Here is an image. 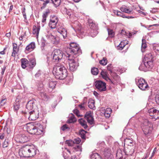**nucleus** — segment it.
<instances>
[{"label": "nucleus", "mask_w": 159, "mask_h": 159, "mask_svg": "<svg viewBox=\"0 0 159 159\" xmlns=\"http://www.w3.org/2000/svg\"><path fill=\"white\" fill-rule=\"evenodd\" d=\"M153 49L155 52H159V45L157 44H153Z\"/></svg>", "instance_id": "obj_45"}, {"label": "nucleus", "mask_w": 159, "mask_h": 159, "mask_svg": "<svg viewBox=\"0 0 159 159\" xmlns=\"http://www.w3.org/2000/svg\"><path fill=\"white\" fill-rule=\"evenodd\" d=\"M50 11L49 9H47L45 11L43 12L42 17H47L48 16V14L50 13Z\"/></svg>", "instance_id": "obj_46"}, {"label": "nucleus", "mask_w": 159, "mask_h": 159, "mask_svg": "<svg viewBox=\"0 0 159 159\" xmlns=\"http://www.w3.org/2000/svg\"><path fill=\"white\" fill-rule=\"evenodd\" d=\"M95 88L100 92L104 91L106 90V84L104 82L98 80L94 83Z\"/></svg>", "instance_id": "obj_9"}, {"label": "nucleus", "mask_w": 159, "mask_h": 159, "mask_svg": "<svg viewBox=\"0 0 159 159\" xmlns=\"http://www.w3.org/2000/svg\"><path fill=\"white\" fill-rule=\"evenodd\" d=\"M6 99L3 98L0 102V107L4 106L6 102Z\"/></svg>", "instance_id": "obj_48"}, {"label": "nucleus", "mask_w": 159, "mask_h": 159, "mask_svg": "<svg viewBox=\"0 0 159 159\" xmlns=\"http://www.w3.org/2000/svg\"><path fill=\"white\" fill-rule=\"evenodd\" d=\"M57 35L61 39H65L67 37V31L66 29L63 27L58 28Z\"/></svg>", "instance_id": "obj_12"}, {"label": "nucleus", "mask_w": 159, "mask_h": 159, "mask_svg": "<svg viewBox=\"0 0 159 159\" xmlns=\"http://www.w3.org/2000/svg\"><path fill=\"white\" fill-rule=\"evenodd\" d=\"M86 133H87V132L83 129L80 130V134L82 139H85V134Z\"/></svg>", "instance_id": "obj_36"}, {"label": "nucleus", "mask_w": 159, "mask_h": 159, "mask_svg": "<svg viewBox=\"0 0 159 159\" xmlns=\"http://www.w3.org/2000/svg\"><path fill=\"white\" fill-rule=\"evenodd\" d=\"M69 69L70 71H73L75 70L78 66V64L73 59H68Z\"/></svg>", "instance_id": "obj_11"}, {"label": "nucleus", "mask_w": 159, "mask_h": 159, "mask_svg": "<svg viewBox=\"0 0 159 159\" xmlns=\"http://www.w3.org/2000/svg\"><path fill=\"white\" fill-rule=\"evenodd\" d=\"M91 72L93 75H97L98 73V70L97 68L93 67L91 69Z\"/></svg>", "instance_id": "obj_35"}, {"label": "nucleus", "mask_w": 159, "mask_h": 159, "mask_svg": "<svg viewBox=\"0 0 159 159\" xmlns=\"http://www.w3.org/2000/svg\"><path fill=\"white\" fill-rule=\"evenodd\" d=\"M56 81H50L48 83V85L49 88L51 89H53L55 87L56 85Z\"/></svg>", "instance_id": "obj_33"}, {"label": "nucleus", "mask_w": 159, "mask_h": 159, "mask_svg": "<svg viewBox=\"0 0 159 159\" xmlns=\"http://www.w3.org/2000/svg\"><path fill=\"white\" fill-rule=\"evenodd\" d=\"M66 153L65 152H64L63 156L64 157V159H77L75 156H72L71 157L68 158L66 157Z\"/></svg>", "instance_id": "obj_39"}, {"label": "nucleus", "mask_w": 159, "mask_h": 159, "mask_svg": "<svg viewBox=\"0 0 159 159\" xmlns=\"http://www.w3.org/2000/svg\"><path fill=\"white\" fill-rule=\"evenodd\" d=\"M61 39L64 40L63 39H61L60 37L57 35L56 37L54 38V44L56 45L58 44L59 43Z\"/></svg>", "instance_id": "obj_32"}, {"label": "nucleus", "mask_w": 159, "mask_h": 159, "mask_svg": "<svg viewBox=\"0 0 159 159\" xmlns=\"http://www.w3.org/2000/svg\"><path fill=\"white\" fill-rule=\"evenodd\" d=\"M107 70L110 71L111 72H112L111 69H112V66L111 65V64H110L108 65L107 66Z\"/></svg>", "instance_id": "obj_59"}, {"label": "nucleus", "mask_w": 159, "mask_h": 159, "mask_svg": "<svg viewBox=\"0 0 159 159\" xmlns=\"http://www.w3.org/2000/svg\"><path fill=\"white\" fill-rule=\"evenodd\" d=\"M108 35L111 37H113L114 36L115 34L113 30L110 29H107Z\"/></svg>", "instance_id": "obj_41"}, {"label": "nucleus", "mask_w": 159, "mask_h": 159, "mask_svg": "<svg viewBox=\"0 0 159 159\" xmlns=\"http://www.w3.org/2000/svg\"><path fill=\"white\" fill-rule=\"evenodd\" d=\"M67 51L69 57H72L74 58L81 54V50L79 45L74 42L70 43V47L68 49Z\"/></svg>", "instance_id": "obj_4"}, {"label": "nucleus", "mask_w": 159, "mask_h": 159, "mask_svg": "<svg viewBox=\"0 0 159 159\" xmlns=\"http://www.w3.org/2000/svg\"><path fill=\"white\" fill-rule=\"evenodd\" d=\"M152 129V128L151 127V125L148 124V123L142 126V130L144 134L146 135H148L151 133Z\"/></svg>", "instance_id": "obj_13"}, {"label": "nucleus", "mask_w": 159, "mask_h": 159, "mask_svg": "<svg viewBox=\"0 0 159 159\" xmlns=\"http://www.w3.org/2000/svg\"><path fill=\"white\" fill-rule=\"evenodd\" d=\"M19 142L21 143H24L27 142L29 140L28 137L25 134H22L19 135Z\"/></svg>", "instance_id": "obj_21"}, {"label": "nucleus", "mask_w": 159, "mask_h": 159, "mask_svg": "<svg viewBox=\"0 0 159 159\" xmlns=\"http://www.w3.org/2000/svg\"><path fill=\"white\" fill-rule=\"evenodd\" d=\"M13 50H16L19 51V49L17 48V44L16 43H13Z\"/></svg>", "instance_id": "obj_55"}, {"label": "nucleus", "mask_w": 159, "mask_h": 159, "mask_svg": "<svg viewBox=\"0 0 159 159\" xmlns=\"http://www.w3.org/2000/svg\"><path fill=\"white\" fill-rule=\"evenodd\" d=\"M39 110L38 108H37L30 111L26 112L25 113V116L30 120H34L39 118Z\"/></svg>", "instance_id": "obj_6"}, {"label": "nucleus", "mask_w": 159, "mask_h": 159, "mask_svg": "<svg viewBox=\"0 0 159 159\" xmlns=\"http://www.w3.org/2000/svg\"><path fill=\"white\" fill-rule=\"evenodd\" d=\"M93 116V113L90 111L87 112L85 115L84 117L85 119Z\"/></svg>", "instance_id": "obj_37"}, {"label": "nucleus", "mask_w": 159, "mask_h": 159, "mask_svg": "<svg viewBox=\"0 0 159 159\" xmlns=\"http://www.w3.org/2000/svg\"><path fill=\"white\" fill-rule=\"evenodd\" d=\"M74 26L75 28V30L77 33L80 34L84 33L83 29L81 27L80 24L77 21L75 22Z\"/></svg>", "instance_id": "obj_15"}, {"label": "nucleus", "mask_w": 159, "mask_h": 159, "mask_svg": "<svg viewBox=\"0 0 159 159\" xmlns=\"http://www.w3.org/2000/svg\"><path fill=\"white\" fill-rule=\"evenodd\" d=\"M122 43H123L122 42L120 43L119 45L117 46L118 49L121 50L123 49L125 45L124 44H122Z\"/></svg>", "instance_id": "obj_52"}, {"label": "nucleus", "mask_w": 159, "mask_h": 159, "mask_svg": "<svg viewBox=\"0 0 159 159\" xmlns=\"http://www.w3.org/2000/svg\"><path fill=\"white\" fill-rule=\"evenodd\" d=\"M81 141V140L80 138H77L73 140L74 145L75 144H79L80 142Z\"/></svg>", "instance_id": "obj_51"}, {"label": "nucleus", "mask_w": 159, "mask_h": 159, "mask_svg": "<svg viewBox=\"0 0 159 159\" xmlns=\"http://www.w3.org/2000/svg\"><path fill=\"white\" fill-rule=\"evenodd\" d=\"M90 125L93 124L94 123V119L93 116L86 119Z\"/></svg>", "instance_id": "obj_43"}, {"label": "nucleus", "mask_w": 159, "mask_h": 159, "mask_svg": "<svg viewBox=\"0 0 159 159\" xmlns=\"http://www.w3.org/2000/svg\"><path fill=\"white\" fill-rule=\"evenodd\" d=\"M5 134L4 133L0 134V139L1 140L3 139L5 137Z\"/></svg>", "instance_id": "obj_60"}, {"label": "nucleus", "mask_w": 159, "mask_h": 159, "mask_svg": "<svg viewBox=\"0 0 159 159\" xmlns=\"http://www.w3.org/2000/svg\"><path fill=\"white\" fill-rule=\"evenodd\" d=\"M52 72L57 79L63 80L67 75V71L63 65L58 64L55 65L53 68Z\"/></svg>", "instance_id": "obj_1"}, {"label": "nucleus", "mask_w": 159, "mask_h": 159, "mask_svg": "<svg viewBox=\"0 0 159 159\" xmlns=\"http://www.w3.org/2000/svg\"><path fill=\"white\" fill-rule=\"evenodd\" d=\"M6 69L5 67H4L3 68H2V72H1V74L2 75H3L4 74L5 70Z\"/></svg>", "instance_id": "obj_64"}, {"label": "nucleus", "mask_w": 159, "mask_h": 159, "mask_svg": "<svg viewBox=\"0 0 159 159\" xmlns=\"http://www.w3.org/2000/svg\"><path fill=\"white\" fill-rule=\"evenodd\" d=\"M43 85L41 83L39 85V86L38 87V90H41L43 89Z\"/></svg>", "instance_id": "obj_63"}, {"label": "nucleus", "mask_w": 159, "mask_h": 159, "mask_svg": "<svg viewBox=\"0 0 159 159\" xmlns=\"http://www.w3.org/2000/svg\"><path fill=\"white\" fill-rule=\"evenodd\" d=\"M76 121V119L74 115L72 114L71 116L68 119V122L69 123H72L75 122Z\"/></svg>", "instance_id": "obj_31"}, {"label": "nucleus", "mask_w": 159, "mask_h": 159, "mask_svg": "<svg viewBox=\"0 0 159 159\" xmlns=\"http://www.w3.org/2000/svg\"><path fill=\"white\" fill-rule=\"evenodd\" d=\"M113 12L116 15L118 16L121 17L123 18H125L126 17V16L123 12L118 10H114Z\"/></svg>", "instance_id": "obj_24"}, {"label": "nucleus", "mask_w": 159, "mask_h": 159, "mask_svg": "<svg viewBox=\"0 0 159 159\" xmlns=\"http://www.w3.org/2000/svg\"><path fill=\"white\" fill-rule=\"evenodd\" d=\"M50 2V0H47L43 3V6L41 7V9L44 8L46 6L47 4L48 3Z\"/></svg>", "instance_id": "obj_54"}, {"label": "nucleus", "mask_w": 159, "mask_h": 159, "mask_svg": "<svg viewBox=\"0 0 159 159\" xmlns=\"http://www.w3.org/2000/svg\"><path fill=\"white\" fill-rule=\"evenodd\" d=\"M73 112L77 116L79 117L80 116V115L79 114V111L76 109L74 110L73 111Z\"/></svg>", "instance_id": "obj_56"}, {"label": "nucleus", "mask_w": 159, "mask_h": 159, "mask_svg": "<svg viewBox=\"0 0 159 159\" xmlns=\"http://www.w3.org/2000/svg\"><path fill=\"white\" fill-rule=\"evenodd\" d=\"M34 103V102L33 100H30L28 102L26 107V109L27 110V111L26 110H25L26 112L27 111H30L33 110Z\"/></svg>", "instance_id": "obj_18"}, {"label": "nucleus", "mask_w": 159, "mask_h": 159, "mask_svg": "<svg viewBox=\"0 0 159 159\" xmlns=\"http://www.w3.org/2000/svg\"><path fill=\"white\" fill-rule=\"evenodd\" d=\"M27 131L31 134L39 135L43 132L42 125L39 123H29L27 124Z\"/></svg>", "instance_id": "obj_3"}, {"label": "nucleus", "mask_w": 159, "mask_h": 159, "mask_svg": "<svg viewBox=\"0 0 159 159\" xmlns=\"http://www.w3.org/2000/svg\"><path fill=\"white\" fill-rule=\"evenodd\" d=\"M147 47V44L146 43V40L144 39H142V44L141 46V51L142 52L144 51L145 49Z\"/></svg>", "instance_id": "obj_29"}, {"label": "nucleus", "mask_w": 159, "mask_h": 159, "mask_svg": "<svg viewBox=\"0 0 159 159\" xmlns=\"http://www.w3.org/2000/svg\"><path fill=\"white\" fill-rule=\"evenodd\" d=\"M58 20L56 16L51 17L50 21L49 23V26L52 29H54L56 27V25L58 22Z\"/></svg>", "instance_id": "obj_14"}, {"label": "nucleus", "mask_w": 159, "mask_h": 159, "mask_svg": "<svg viewBox=\"0 0 159 159\" xmlns=\"http://www.w3.org/2000/svg\"><path fill=\"white\" fill-rule=\"evenodd\" d=\"M101 75H102V77L107 81L114 84V82L112 81L107 76V73L105 71L103 70H102L101 73Z\"/></svg>", "instance_id": "obj_20"}, {"label": "nucleus", "mask_w": 159, "mask_h": 159, "mask_svg": "<svg viewBox=\"0 0 159 159\" xmlns=\"http://www.w3.org/2000/svg\"><path fill=\"white\" fill-rule=\"evenodd\" d=\"M88 106L91 109H95V108L94 106V102L93 101L89 102L88 103Z\"/></svg>", "instance_id": "obj_44"}, {"label": "nucleus", "mask_w": 159, "mask_h": 159, "mask_svg": "<svg viewBox=\"0 0 159 159\" xmlns=\"http://www.w3.org/2000/svg\"><path fill=\"white\" fill-rule=\"evenodd\" d=\"M68 127H67L66 125H63L61 128V129L62 130L64 131L66 129H67Z\"/></svg>", "instance_id": "obj_58"}, {"label": "nucleus", "mask_w": 159, "mask_h": 159, "mask_svg": "<svg viewBox=\"0 0 159 159\" xmlns=\"http://www.w3.org/2000/svg\"><path fill=\"white\" fill-rule=\"evenodd\" d=\"M40 95L42 99L44 101H47L48 100V97L46 93L43 92H41L40 93Z\"/></svg>", "instance_id": "obj_30"}, {"label": "nucleus", "mask_w": 159, "mask_h": 159, "mask_svg": "<svg viewBox=\"0 0 159 159\" xmlns=\"http://www.w3.org/2000/svg\"><path fill=\"white\" fill-rule=\"evenodd\" d=\"M112 77L115 81H119L120 80V77L115 73H113L112 75Z\"/></svg>", "instance_id": "obj_40"}, {"label": "nucleus", "mask_w": 159, "mask_h": 159, "mask_svg": "<svg viewBox=\"0 0 159 159\" xmlns=\"http://www.w3.org/2000/svg\"><path fill=\"white\" fill-rule=\"evenodd\" d=\"M36 148L33 145H26L19 149V154L21 157L34 156L36 154Z\"/></svg>", "instance_id": "obj_2"}, {"label": "nucleus", "mask_w": 159, "mask_h": 159, "mask_svg": "<svg viewBox=\"0 0 159 159\" xmlns=\"http://www.w3.org/2000/svg\"><path fill=\"white\" fill-rule=\"evenodd\" d=\"M74 148L75 149V150L76 151H80L81 152L82 151L81 146H80V145H76L75 147H74Z\"/></svg>", "instance_id": "obj_50"}, {"label": "nucleus", "mask_w": 159, "mask_h": 159, "mask_svg": "<svg viewBox=\"0 0 159 159\" xmlns=\"http://www.w3.org/2000/svg\"><path fill=\"white\" fill-rule=\"evenodd\" d=\"M91 159H100V156L97 153H93L91 155Z\"/></svg>", "instance_id": "obj_34"}, {"label": "nucleus", "mask_w": 159, "mask_h": 159, "mask_svg": "<svg viewBox=\"0 0 159 159\" xmlns=\"http://www.w3.org/2000/svg\"><path fill=\"white\" fill-rule=\"evenodd\" d=\"M40 29V26L37 27L35 25H34L33 26V33L34 34H35L36 36H38L39 35Z\"/></svg>", "instance_id": "obj_25"}, {"label": "nucleus", "mask_w": 159, "mask_h": 159, "mask_svg": "<svg viewBox=\"0 0 159 159\" xmlns=\"http://www.w3.org/2000/svg\"><path fill=\"white\" fill-rule=\"evenodd\" d=\"M14 110L15 111H17L19 108V103L18 102H15L13 105Z\"/></svg>", "instance_id": "obj_42"}, {"label": "nucleus", "mask_w": 159, "mask_h": 159, "mask_svg": "<svg viewBox=\"0 0 159 159\" xmlns=\"http://www.w3.org/2000/svg\"><path fill=\"white\" fill-rule=\"evenodd\" d=\"M99 63L102 65L105 66L106 65L107 63V60L106 59L103 58L102 60H101L99 61Z\"/></svg>", "instance_id": "obj_49"}, {"label": "nucleus", "mask_w": 159, "mask_h": 159, "mask_svg": "<svg viewBox=\"0 0 159 159\" xmlns=\"http://www.w3.org/2000/svg\"><path fill=\"white\" fill-rule=\"evenodd\" d=\"M124 144L128 146H131L133 145V141L129 139L126 138L124 140Z\"/></svg>", "instance_id": "obj_28"}, {"label": "nucleus", "mask_w": 159, "mask_h": 159, "mask_svg": "<svg viewBox=\"0 0 159 159\" xmlns=\"http://www.w3.org/2000/svg\"><path fill=\"white\" fill-rule=\"evenodd\" d=\"M35 48L34 42H32L28 45L25 48V51L29 52L32 51Z\"/></svg>", "instance_id": "obj_17"}, {"label": "nucleus", "mask_w": 159, "mask_h": 159, "mask_svg": "<svg viewBox=\"0 0 159 159\" xmlns=\"http://www.w3.org/2000/svg\"><path fill=\"white\" fill-rule=\"evenodd\" d=\"M151 56L152 54L150 53L145 56V61L139 66V70L146 71L148 70L147 69H151L153 67V61L152 60V57Z\"/></svg>", "instance_id": "obj_5"}, {"label": "nucleus", "mask_w": 159, "mask_h": 159, "mask_svg": "<svg viewBox=\"0 0 159 159\" xmlns=\"http://www.w3.org/2000/svg\"><path fill=\"white\" fill-rule=\"evenodd\" d=\"M120 10L123 12L127 14L132 13V9L128 8H127V7L125 5L122 6L120 8Z\"/></svg>", "instance_id": "obj_19"}, {"label": "nucleus", "mask_w": 159, "mask_h": 159, "mask_svg": "<svg viewBox=\"0 0 159 159\" xmlns=\"http://www.w3.org/2000/svg\"><path fill=\"white\" fill-rule=\"evenodd\" d=\"M89 26L90 27V34L92 37H95L98 34L97 30V27L95 24L93 23L92 21H89Z\"/></svg>", "instance_id": "obj_10"}, {"label": "nucleus", "mask_w": 159, "mask_h": 159, "mask_svg": "<svg viewBox=\"0 0 159 159\" xmlns=\"http://www.w3.org/2000/svg\"><path fill=\"white\" fill-rule=\"evenodd\" d=\"M80 124L85 129H86L88 126L87 125L86 122L83 119H81L78 120Z\"/></svg>", "instance_id": "obj_27"}, {"label": "nucleus", "mask_w": 159, "mask_h": 159, "mask_svg": "<svg viewBox=\"0 0 159 159\" xmlns=\"http://www.w3.org/2000/svg\"><path fill=\"white\" fill-rule=\"evenodd\" d=\"M135 81L136 85L141 90L145 91L148 89V85L143 79L138 77L136 78Z\"/></svg>", "instance_id": "obj_7"}, {"label": "nucleus", "mask_w": 159, "mask_h": 159, "mask_svg": "<svg viewBox=\"0 0 159 159\" xmlns=\"http://www.w3.org/2000/svg\"><path fill=\"white\" fill-rule=\"evenodd\" d=\"M36 64V61L34 58H32L29 59L28 61L29 68H33Z\"/></svg>", "instance_id": "obj_23"}, {"label": "nucleus", "mask_w": 159, "mask_h": 159, "mask_svg": "<svg viewBox=\"0 0 159 159\" xmlns=\"http://www.w3.org/2000/svg\"><path fill=\"white\" fill-rule=\"evenodd\" d=\"M111 109L109 108H107L104 112V115L107 118H109L110 116V114L111 112Z\"/></svg>", "instance_id": "obj_26"}, {"label": "nucleus", "mask_w": 159, "mask_h": 159, "mask_svg": "<svg viewBox=\"0 0 159 159\" xmlns=\"http://www.w3.org/2000/svg\"><path fill=\"white\" fill-rule=\"evenodd\" d=\"M52 1L54 4L56 6H57L60 5L61 2V0H54V1H53L52 0H51Z\"/></svg>", "instance_id": "obj_47"}, {"label": "nucleus", "mask_w": 159, "mask_h": 159, "mask_svg": "<svg viewBox=\"0 0 159 159\" xmlns=\"http://www.w3.org/2000/svg\"><path fill=\"white\" fill-rule=\"evenodd\" d=\"M156 101L159 105V95H157L155 98Z\"/></svg>", "instance_id": "obj_61"}, {"label": "nucleus", "mask_w": 159, "mask_h": 159, "mask_svg": "<svg viewBox=\"0 0 159 159\" xmlns=\"http://www.w3.org/2000/svg\"><path fill=\"white\" fill-rule=\"evenodd\" d=\"M66 143L69 146H74L75 145L73 140H66Z\"/></svg>", "instance_id": "obj_38"}, {"label": "nucleus", "mask_w": 159, "mask_h": 159, "mask_svg": "<svg viewBox=\"0 0 159 159\" xmlns=\"http://www.w3.org/2000/svg\"><path fill=\"white\" fill-rule=\"evenodd\" d=\"M21 66L23 69H25L26 67H29L28 61L26 58H22L21 59Z\"/></svg>", "instance_id": "obj_22"}, {"label": "nucleus", "mask_w": 159, "mask_h": 159, "mask_svg": "<svg viewBox=\"0 0 159 159\" xmlns=\"http://www.w3.org/2000/svg\"><path fill=\"white\" fill-rule=\"evenodd\" d=\"M8 145V140H5L2 144V147L3 148H6Z\"/></svg>", "instance_id": "obj_53"}, {"label": "nucleus", "mask_w": 159, "mask_h": 159, "mask_svg": "<svg viewBox=\"0 0 159 159\" xmlns=\"http://www.w3.org/2000/svg\"><path fill=\"white\" fill-rule=\"evenodd\" d=\"M148 113L151 116L156 117L157 116H159V111L155 109L154 108H152L149 110Z\"/></svg>", "instance_id": "obj_16"}, {"label": "nucleus", "mask_w": 159, "mask_h": 159, "mask_svg": "<svg viewBox=\"0 0 159 159\" xmlns=\"http://www.w3.org/2000/svg\"><path fill=\"white\" fill-rule=\"evenodd\" d=\"M52 61L53 62H57L62 59L63 56V52L60 49H56L52 52Z\"/></svg>", "instance_id": "obj_8"}, {"label": "nucleus", "mask_w": 159, "mask_h": 159, "mask_svg": "<svg viewBox=\"0 0 159 159\" xmlns=\"http://www.w3.org/2000/svg\"><path fill=\"white\" fill-rule=\"evenodd\" d=\"M18 52V51L13 50V52L11 54V56L15 58L16 57V54Z\"/></svg>", "instance_id": "obj_57"}, {"label": "nucleus", "mask_w": 159, "mask_h": 159, "mask_svg": "<svg viewBox=\"0 0 159 159\" xmlns=\"http://www.w3.org/2000/svg\"><path fill=\"white\" fill-rule=\"evenodd\" d=\"M84 103L80 104L79 105V107L80 108V109L82 110H84L85 109L84 106Z\"/></svg>", "instance_id": "obj_62"}]
</instances>
